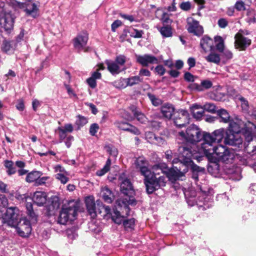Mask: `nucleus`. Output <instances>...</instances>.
I'll return each mask as SVG.
<instances>
[{
    "label": "nucleus",
    "instance_id": "f257e3e1",
    "mask_svg": "<svg viewBox=\"0 0 256 256\" xmlns=\"http://www.w3.org/2000/svg\"><path fill=\"white\" fill-rule=\"evenodd\" d=\"M178 158L174 159L172 163L180 162L184 166V168L182 170L184 172H187L188 168L190 167L194 171L192 178L197 180H198V172L201 171L202 168L194 164L192 160H196L200 162L202 160V157L196 150V146L189 144L182 146L178 148Z\"/></svg>",
    "mask_w": 256,
    "mask_h": 256
},
{
    "label": "nucleus",
    "instance_id": "f03ea898",
    "mask_svg": "<svg viewBox=\"0 0 256 256\" xmlns=\"http://www.w3.org/2000/svg\"><path fill=\"white\" fill-rule=\"evenodd\" d=\"M244 146V156L240 157V161L242 164L252 168L256 172V138L250 132L245 134Z\"/></svg>",
    "mask_w": 256,
    "mask_h": 256
},
{
    "label": "nucleus",
    "instance_id": "7ed1b4c3",
    "mask_svg": "<svg viewBox=\"0 0 256 256\" xmlns=\"http://www.w3.org/2000/svg\"><path fill=\"white\" fill-rule=\"evenodd\" d=\"M212 138L210 133L204 132L203 134L204 142L201 144L200 150L204 152L208 160L216 166L215 157L218 145H217L216 143L214 142Z\"/></svg>",
    "mask_w": 256,
    "mask_h": 256
},
{
    "label": "nucleus",
    "instance_id": "20e7f679",
    "mask_svg": "<svg viewBox=\"0 0 256 256\" xmlns=\"http://www.w3.org/2000/svg\"><path fill=\"white\" fill-rule=\"evenodd\" d=\"M78 206L76 203L69 204L68 206H64L60 212L58 222L65 224L68 222L74 220L77 216Z\"/></svg>",
    "mask_w": 256,
    "mask_h": 256
},
{
    "label": "nucleus",
    "instance_id": "39448f33",
    "mask_svg": "<svg viewBox=\"0 0 256 256\" xmlns=\"http://www.w3.org/2000/svg\"><path fill=\"white\" fill-rule=\"evenodd\" d=\"M200 129L196 125H191L187 129L186 132H179V136L186 141L192 143L200 142L203 138V134Z\"/></svg>",
    "mask_w": 256,
    "mask_h": 256
},
{
    "label": "nucleus",
    "instance_id": "423d86ee",
    "mask_svg": "<svg viewBox=\"0 0 256 256\" xmlns=\"http://www.w3.org/2000/svg\"><path fill=\"white\" fill-rule=\"evenodd\" d=\"M236 156L232 148H228L222 144H218L215 158L217 162H222L226 164L231 163Z\"/></svg>",
    "mask_w": 256,
    "mask_h": 256
},
{
    "label": "nucleus",
    "instance_id": "0eeeda50",
    "mask_svg": "<svg viewBox=\"0 0 256 256\" xmlns=\"http://www.w3.org/2000/svg\"><path fill=\"white\" fill-rule=\"evenodd\" d=\"M20 211L18 209L17 216L16 218V224L14 226H10L12 227H16L18 234L22 237L28 236L32 232L31 224L29 220L26 218H20Z\"/></svg>",
    "mask_w": 256,
    "mask_h": 256
},
{
    "label": "nucleus",
    "instance_id": "6e6552de",
    "mask_svg": "<svg viewBox=\"0 0 256 256\" xmlns=\"http://www.w3.org/2000/svg\"><path fill=\"white\" fill-rule=\"evenodd\" d=\"M18 212V208L16 207H10L5 210L4 206L0 205V219L8 226H14L16 224Z\"/></svg>",
    "mask_w": 256,
    "mask_h": 256
},
{
    "label": "nucleus",
    "instance_id": "1a4fd4ad",
    "mask_svg": "<svg viewBox=\"0 0 256 256\" xmlns=\"http://www.w3.org/2000/svg\"><path fill=\"white\" fill-rule=\"evenodd\" d=\"M160 167L159 164H156L152 168V176L149 178H145L144 184L146 186V191L148 194H152L156 190V186L159 185L160 176L157 177V174L154 172L158 170Z\"/></svg>",
    "mask_w": 256,
    "mask_h": 256
},
{
    "label": "nucleus",
    "instance_id": "9d476101",
    "mask_svg": "<svg viewBox=\"0 0 256 256\" xmlns=\"http://www.w3.org/2000/svg\"><path fill=\"white\" fill-rule=\"evenodd\" d=\"M112 220L118 224H120L122 222L124 228L126 230H132L134 228V219L130 218L124 220V216H122L120 212L116 210H114V214L112 215Z\"/></svg>",
    "mask_w": 256,
    "mask_h": 256
},
{
    "label": "nucleus",
    "instance_id": "9b49d317",
    "mask_svg": "<svg viewBox=\"0 0 256 256\" xmlns=\"http://www.w3.org/2000/svg\"><path fill=\"white\" fill-rule=\"evenodd\" d=\"M170 14L164 13L161 18L162 24V26H161V34L164 38L172 37V28L171 26L172 20L170 18Z\"/></svg>",
    "mask_w": 256,
    "mask_h": 256
},
{
    "label": "nucleus",
    "instance_id": "f8f14e48",
    "mask_svg": "<svg viewBox=\"0 0 256 256\" xmlns=\"http://www.w3.org/2000/svg\"><path fill=\"white\" fill-rule=\"evenodd\" d=\"M136 202L133 197H130L128 195H126L124 198H120L118 200L116 204L120 208V210L122 211V213L124 214L126 216L128 215L130 208L129 205H135Z\"/></svg>",
    "mask_w": 256,
    "mask_h": 256
},
{
    "label": "nucleus",
    "instance_id": "ddd939ff",
    "mask_svg": "<svg viewBox=\"0 0 256 256\" xmlns=\"http://www.w3.org/2000/svg\"><path fill=\"white\" fill-rule=\"evenodd\" d=\"M224 142L226 144L240 148L242 146L243 139L240 134L227 132L224 138Z\"/></svg>",
    "mask_w": 256,
    "mask_h": 256
},
{
    "label": "nucleus",
    "instance_id": "4468645a",
    "mask_svg": "<svg viewBox=\"0 0 256 256\" xmlns=\"http://www.w3.org/2000/svg\"><path fill=\"white\" fill-rule=\"evenodd\" d=\"M174 122L176 126L182 128L189 123L188 114L186 110H180L174 113Z\"/></svg>",
    "mask_w": 256,
    "mask_h": 256
},
{
    "label": "nucleus",
    "instance_id": "2eb2a0df",
    "mask_svg": "<svg viewBox=\"0 0 256 256\" xmlns=\"http://www.w3.org/2000/svg\"><path fill=\"white\" fill-rule=\"evenodd\" d=\"M246 32L244 33L242 30H240L235 36V46L236 48L240 50H244L247 46L251 44V40L246 37L244 34H248Z\"/></svg>",
    "mask_w": 256,
    "mask_h": 256
},
{
    "label": "nucleus",
    "instance_id": "dca6fc26",
    "mask_svg": "<svg viewBox=\"0 0 256 256\" xmlns=\"http://www.w3.org/2000/svg\"><path fill=\"white\" fill-rule=\"evenodd\" d=\"M88 34L86 32H82L79 34L74 40V46L78 52L85 50L88 40Z\"/></svg>",
    "mask_w": 256,
    "mask_h": 256
},
{
    "label": "nucleus",
    "instance_id": "f3484780",
    "mask_svg": "<svg viewBox=\"0 0 256 256\" xmlns=\"http://www.w3.org/2000/svg\"><path fill=\"white\" fill-rule=\"evenodd\" d=\"M136 168L138 169L144 178H149L150 176H152V172L148 168V164L147 161L142 157H140L136 159L135 162Z\"/></svg>",
    "mask_w": 256,
    "mask_h": 256
},
{
    "label": "nucleus",
    "instance_id": "a211bd4d",
    "mask_svg": "<svg viewBox=\"0 0 256 256\" xmlns=\"http://www.w3.org/2000/svg\"><path fill=\"white\" fill-rule=\"evenodd\" d=\"M187 30L190 33L196 36H200L203 33L202 27L200 25L199 22L192 18L187 19Z\"/></svg>",
    "mask_w": 256,
    "mask_h": 256
},
{
    "label": "nucleus",
    "instance_id": "6ab92c4d",
    "mask_svg": "<svg viewBox=\"0 0 256 256\" xmlns=\"http://www.w3.org/2000/svg\"><path fill=\"white\" fill-rule=\"evenodd\" d=\"M228 132L240 134L241 130L244 126L243 122L238 118H232L228 122Z\"/></svg>",
    "mask_w": 256,
    "mask_h": 256
},
{
    "label": "nucleus",
    "instance_id": "aec40b11",
    "mask_svg": "<svg viewBox=\"0 0 256 256\" xmlns=\"http://www.w3.org/2000/svg\"><path fill=\"white\" fill-rule=\"evenodd\" d=\"M14 18L10 13L0 14V25L6 30H9L12 28Z\"/></svg>",
    "mask_w": 256,
    "mask_h": 256
},
{
    "label": "nucleus",
    "instance_id": "412c9836",
    "mask_svg": "<svg viewBox=\"0 0 256 256\" xmlns=\"http://www.w3.org/2000/svg\"><path fill=\"white\" fill-rule=\"evenodd\" d=\"M85 204L87 211L92 218L96 216L95 200L93 196H88L85 198Z\"/></svg>",
    "mask_w": 256,
    "mask_h": 256
},
{
    "label": "nucleus",
    "instance_id": "4be33fe9",
    "mask_svg": "<svg viewBox=\"0 0 256 256\" xmlns=\"http://www.w3.org/2000/svg\"><path fill=\"white\" fill-rule=\"evenodd\" d=\"M136 58L137 62L143 66H147L149 64H154L158 62V59L151 55H138L136 56Z\"/></svg>",
    "mask_w": 256,
    "mask_h": 256
},
{
    "label": "nucleus",
    "instance_id": "5701e85b",
    "mask_svg": "<svg viewBox=\"0 0 256 256\" xmlns=\"http://www.w3.org/2000/svg\"><path fill=\"white\" fill-rule=\"evenodd\" d=\"M115 124L117 128L122 130L130 132L136 135L140 134L139 130L136 128L128 122L118 121L115 122Z\"/></svg>",
    "mask_w": 256,
    "mask_h": 256
},
{
    "label": "nucleus",
    "instance_id": "b1692460",
    "mask_svg": "<svg viewBox=\"0 0 256 256\" xmlns=\"http://www.w3.org/2000/svg\"><path fill=\"white\" fill-rule=\"evenodd\" d=\"M32 200L38 206H43L46 202L47 194L44 192L36 191L34 194Z\"/></svg>",
    "mask_w": 256,
    "mask_h": 256
},
{
    "label": "nucleus",
    "instance_id": "393cba45",
    "mask_svg": "<svg viewBox=\"0 0 256 256\" xmlns=\"http://www.w3.org/2000/svg\"><path fill=\"white\" fill-rule=\"evenodd\" d=\"M38 7L37 4L35 3H28L26 4L24 11L28 16H30L34 18H37L38 16Z\"/></svg>",
    "mask_w": 256,
    "mask_h": 256
},
{
    "label": "nucleus",
    "instance_id": "a878e982",
    "mask_svg": "<svg viewBox=\"0 0 256 256\" xmlns=\"http://www.w3.org/2000/svg\"><path fill=\"white\" fill-rule=\"evenodd\" d=\"M106 64L108 70L113 75L118 74L126 70V68H121L118 64L114 61L106 60Z\"/></svg>",
    "mask_w": 256,
    "mask_h": 256
},
{
    "label": "nucleus",
    "instance_id": "bb28decb",
    "mask_svg": "<svg viewBox=\"0 0 256 256\" xmlns=\"http://www.w3.org/2000/svg\"><path fill=\"white\" fill-rule=\"evenodd\" d=\"M224 128H220L214 130L212 133H210L212 140L216 144L222 142L224 138V134L226 133Z\"/></svg>",
    "mask_w": 256,
    "mask_h": 256
},
{
    "label": "nucleus",
    "instance_id": "cd10ccee",
    "mask_svg": "<svg viewBox=\"0 0 256 256\" xmlns=\"http://www.w3.org/2000/svg\"><path fill=\"white\" fill-rule=\"evenodd\" d=\"M200 46L205 52L211 51L214 48L213 40L207 36H204L200 40Z\"/></svg>",
    "mask_w": 256,
    "mask_h": 256
},
{
    "label": "nucleus",
    "instance_id": "c85d7f7f",
    "mask_svg": "<svg viewBox=\"0 0 256 256\" xmlns=\"http://www.w3.org/2000/svg\"><path fill=\"white\" fill-rule=\"evenodd\" d=\"M190 108L194 118L196 119L200 120L203 116L204 109L201 105L195 104H192Z\"/></svg>",
    "mask_w": 256,
    "mask_h": 256
},
{
    "label": "nucleus",
    "instance_id": "c756f323",
    "mask_svg": "<svg viewBox=\"0 0 256 256\" xmlns=\"http://www.w3.org/2000/svg\"><path fill=\"white\" fill-rule=\"evenodd\" d=\"M100 194L106 202L111 203L114 200L113 194L107 186L102 188Z\"/></svg>",
    "mask_w": 256,
    "mask_h": 256
},
{
    "label": "nucleus",
    "instance_id": "7c9ffc66",
    "mask_svg": "<svg viewBox=\"0 0 256 256\" xmlns=\"http://www.w3.org/2000/svg\"><path fill=\"white\" fill-rule=\"evenodd\" d=\"M165 168V164H161V171L162 173L165 174L169 180L174 182L178 180L179 178L178 173L172 169H164Z\"/></svg>",
    "mask_w": 256,
    "mask_h": 256
},
{
    "label": "nucleus",
    "instance_id": "2f4dec72",
    "mask_svg": "<svg viewBox=\"0 0 256 256\" xmlns=\"http://www.w3.org/2000/svg\"><path fill=\"white\" fill-rule=\"evenodd\" d=\"M174 108L172 105L164 104L161 106V114L164 117L170 119L172 114L174 115Z\"/></svg>",
    "mask_w": 256,
    "mask_h": 256
},
{
    "label": "nucleus",
    "instance_id": "473e14b6",
    "mask_svg": "<svg viewBox=\"0 0 256 256\" xmlns=\"http://www.w3.org/2000/svg\"><path fill=\"white\" fill-rule=\"evenodd\" d=\"M101 77L100 72L98 71L94 72L91 76L86 80V82L92 88H94L97 86L96 80L100 79Z\"/></svg>",
    "mask_w": 256,
    "mask_h": 256
},
{
    "label": "nucleus",
    "instance_id": "72a5a7b5",
    "mask_svg": "<svg viewBox=\"0 0 256 256\" xmlns=\"http://www.w3.org/2000/svg\"><path fill=\"white\" fill-rule=\"evenodd\" d=\"M202 198H200V196L199 197V199H198V201H196V199L193 198V197H190L189 198H186V201H187V203L188 204L192 206H194L195 204H196L197 205H198L199 206H202V205L201 204V202H203V204L204 205V208H206V198H204V196L205 194H202Z\"/></svg>",
    "mask_w": 256,
    "mask_h": 256
},
{
    "label": "nucleus",
    "instance_id": "f704fd0d",
    "mask_svg": "<svg viewBox=\"0 0 256 256\" xmlns=\"http://www.w3.org/2000/svg\"><path fill=\"white\" fill-rule=\"evenodd\" d=\"M122 192L125 195H128L129 192L132 190V186L128 179H125L122 181L120 184Z\"/></svg>",
    "mask_w": 256,
    "mask_h": 256
},
{
    "label": "nucleus",
    "instance_id": "c9c22d12",
    "mask_svg": "<svg viewBox=\"0 0 256 256\" xmlns=\"http://www.w3.org/2000/svg\"><path fill=\"white\" fill-rule=\"evenodd\" d=\"M130 110L134 116L136 120L142 124L145 123L147 121V118L145 116L139 111L134 106L130 107Z\"/></svg>",
    "mask_w": 256,
    "mask_h": 256
},
{
    "label": "nucleus",
    "instance_id": "e433bc0d",
    "mask_svg": "<svg viewBox=\"0 0 256 256\" xmlns=\"http://www.w3.org/2000/svg\"><path fill=\"white\" fill-rule=\"evenodd\" d=\"M216 113L220 118V122L228 123L232 119L228 111L224 109H220L216 111Z\"/></svg>",
    "mask_w": 256,
    "mask_h": 256
},
{
    "label": "nucleus",
    "instance_id": "4c0bfd02",
    "mask_svg": "<svg viewBox=\"0 0 256 256\" xmlns=\"http://www.w3.org/2000/svg\"><path fill=\"white\" fill-rule=\"evenodd\" d=\"M42 175V172L40 171H32L28 173L26 177V180L28 182H32L36 181L38 178Z\"/></svg>",
    "mask_w": 256,
    "mask_h": 256
},
{
    "label": "nucleus",
    "instance_id": "58836bf2",
    "mask_svg": "<svg viewBox=\"0 0 256 256\" xmlns=\"http://www.w3.org/2000/svg\"><path fill=\"white\" fill-rule=\"evenodd\" d=\"M117 89H124L128 86L126 78H120L111 83Z\"/></svg>",
    "mask_w": 256,
    "mask_h": 256
},
{
    "label": "nucleus",
    "instance_id": "ea45409f",
    "mask_svg": "<svg viewBox=\"0 0 256 256\" xmlns=\"http://www.w3.org/2000/svg\"><path fill=\"white\" fill-rule=\"evenodd\" d=\"M205 59L210 62H212L216 64H218L220 60V55L215 52H211Z\"/></svg>",
    "mask_w": 256,
    "mask_h": 256
},
{
    "label": "nucleus",
    "instance_id": "a19ab883",
    "mask_svg": "<svg viewBox=\"0 0 256 256\" xmlns=\"http://www.w3.org/2000/svg\"><path fill=\"white\" fill-rule=\"evenodd\" d=\"M15 47V42H14L4 41L2 46V50L6 53L12 52Z\"/></svg>",
    "mask_w": 256,
    "mask_h": 256
},
{
    "label": "nucleus",
    "instance_id": "79ce46f5",
    "mask_svg": "<svg viewBox=\"0 0 256 256\" xmlns=\"http://www.w3.org/2000/svg\"><path fill=\"white\" fill-rule=\"evenodd\" d=\"M216 46V50L220 52H223L224 50V41L220 36H216L214 37Z\"/></svg>",
    "mask_w": 256,
    "mask_h": 256
},
{
    "label": "nucleus",
    "instance_id": "37998d69",
    "mask_svg": "<svg viewBox=\"0 0 256 256\" xmlns=\"http://www.w3.org/2000/svg\"><path fill=\"white\" fill-rule=\"evenodd\" d=\"M212 86V84L211 81L209 80H204L202 81L200 85H197L196 88L198 91H202L204 89H208L210 88Z\"/></svg>",
    "mask_w": 256,
    "mask_h": 256
},
{
    "label": "nucleus",
    "instance_id": "c03bdc74",
    "mask_svg": "<svg viewBox=\"0 0 256 256\" xmlns=\"http://www.w3.org/2000/svg\"><path fill=\"white\" fill-rule=\"evenodd\" d=\"M111 165V160L110 158H108L106 162V164L100 170H98L96 172V174L98 176H102L106 173L110 168V166Z\"/></svg>",
    "mask_w": 256,
    "mask_h": 256
},
{
    "label": "nucleus",
    "instance_id": "a18cd8bd",
    "mask_svg": "<svg viewBox=\"0 0 256 256\" xmlns=\"http://www.w3.org/2000/svg\"><path fill=\"white\" fill-rule=\"evenodd\" d=\"M142 79L139 76H132L126 78L128 86H132L134 85L138 84L142 81Z\"/></svg>",
    "mask_w": 256,
    "mask_h": 256
},
{
    "label": "nucleus",
    "instance_id": "49530a36",
    "mask_svg": "<svg viewBox=\"0 0 256 256\" xmlns=\"http://www.w3.org/2000/svg\"><path fill=\"white\" fill-rule=\"evenodd\" d=\"M106 151L109 154L114 158H116L118 154V149L112 145H108L105 146Z\"/></svg>",
    "mask_w": 256,
    "mask_h": 256
},
{
    "label": "nucleus",
    "instance_id": "de8ad7c7",
    "mask_svg": "<svg viewBox=\"0 0 256 256\" xmlns=\"http://www.w3.org/2000/svg\"><path fill=\"white\" fill-rule=\"evenodd\" d=\"M68 174H56L55 175V178L56 179L59 180L62 184H66L69 180V178L68 177Z\"/></svg>",
    "mask_w": 256,
    "mask_h": 256
},
{
    "label": "nucleus",
    "instance_id": "09e8293b",
    "mask_svg": "<svg viewBox=\"0 0 256 256\" xmlns=\"http://www.w3.org/2000/svg\"><path fill=\"white\" fill-rule=\"evenodd\" d=\"M204 110L208 111L212 113H214L217 110H216V106L212 103H206L203 106Z\"/></svg>",
    "mask_w": 256,
    "mask_h": 256
},
{
    "label": "nucleus",
    "instance_id": "8fccbe9b",
    "mask_svg": "<svg viewBox=\"0 0 256 256\" xmlns=\"http://www.w3.org/2000/svg\"><path fill=\"white\" fill-rule=\"evenodd\" d=\"M129 33L130 36L134 38H140L142 36L143 34L142 30H137L132 28L130 30Z\"/></svg>",
    "mask_w": 256,
    "mask_h": 256
},
{
    "label": "nucleus",
    "instance_id": "3c124183",
    "mask_svg": "<svg viewBox=\"0 0 256 256\" xmlns=\"http://www.w3.org/2000/svg\"><path fill=\"white\" fill-rule=\"evenodd\" d=\"M126 62V58L123 55H120L116 56L115 62L120 66L121 68H123L122 66H124Z\"/></svg>",
    "mask_w": 256,
    "mask_h": 256
},
{
    "label": "nucleus",
    "instance_id": "603ef678",
    "mask_svg": "<svg viewBox=\"0 0 256 256\" xmlns=\"http://www.w3.org/2000/svg\"><path fill=\"white\" fill-rule=\"evenodd\" d=\"M87 122L88 120L86 118L82 116H78L76 122V124L78 125V127H80L84 126Z\"/></svg>",
    "mask_w": 256,
    "mask_h": 256
},
{
    "label": "nucleus",
    "instance_id": "864d4df0",
    "mask_svg": "<svg viewBox=\"0 0 256 256\" xmlns=\"http://www.w3.org/2000/svg\"><path fill=\"white\" fill-rule=\"evenodd\" d=\"M254 11L253 10H248L247 12L248 21L249 22H255Z\"/></svg>",
    "mask_w": 256,
    "mask_h": 256
},
{
    "label": "nucleus",
    "instance_id": "5fc2aeb1",
    "mask_svg": "<svg viewBox=\"0 0 256 256\" xmlns=\"http://www.w3.org/2000/svg\"><path fill=\"white\" fill-rule=\"evenodd\" d=\"M56 130L60 138V142H62L64 139L66 138V133L64 132L61 128H58Z\"/></svg>",
    "mask_w": 256,
    "mask_h": 256
},
{
    "label": "nucleus",
    "instance_id": "6e6d98bb",
    "mask_svg": "<svg viewBox=\"0 0 256 256\" xmlns=\"http://www.w3.org/2000/svg\"><path fill=\"white\" fill-rule=\"evenodd\" d=\"M238 99L241 102L242 108L243 110H247L248 108V102L243 97L239 96Z\"/></svg>",
    "mask_w": 256,
    "mask_h": 256
},
{
    "label": "nucleus",
    "instance_id": "4d7b16f0",
    "mask_svg": "<svg viewBox=\"0 0 256 256\" xmlns=\"http://www.w3.org/2000/svg\"><path fill=\"white\" fill-rule=\"evenodd\" d=\"M54 172L56 174H68V172H66L64 168L62 166L60 165H56L54 166Z\"/></svg>",
    "mask_w": 256,
    "mask_h": 256
},
{
    "label": "nucleus",
    "instance_id": "13d9d810",
    "mask_svg": "<svg viewBox=\"0 0 256 256\" xmlns=\"http://www.w3.org/2000/svg\"><path fill=\"white\" fill-rule=\"evenodd\" d=\"M148 96L154 106H158L159 105L160 100L155 96L151 94H148Z\"/></svg>",
    "mask_w": 256,
    "mask_h": 256
},
{
    "label": "nucleus",
    "instance_id": "bf43d9fd",
    "mask_svg": "<svg viewBox=\"0 0 256 256\" xmlns=\"http://www.w3.org/2000/svg\"><path fill=\"white\" fill-rule=\"evenodd\" d=\"M180 8L184 11H188L191 8V4L190 2H184L180 5Z\"/></svg>",
    "mask_w": 256,
    "mask_h": 256
},
{
    "label": "nucleus",
    "instance_id": "052dcab7",
    "mask_svg": "<svg viewBox=\"0 0 256 256\" xmlns=\"http://www.w3.org/2000/svg\"><path fill=\"white\" fill-rule=\"evenodd\" d=\"M60 128H62L64 131L66 133H70L74 130L73 126L70 124H64V126H60Z\"/></svg>",
    "mask_w": 256,
    "mask_h": 256
},
{
    "label": "nucleus",
    "instance_id": "680f3d73",
    "mask_svg": "<svg viewBox=\"0 0 256 256\" xmlns=\"http://www.w3.org/2000/svg\"><path fill=\"white\" fill-rule=\"evenodd\" d=\"M28 215L30 218L31 223H36L37 222V215L33 210L27 212Z\"/></svg>",
    "mask_w": 256,
    "mask_h": 256
},
{
    "label": "nucleus",
    "instance_id": "e2e57ef3",
    "mask_svg": "<svg viewBox=\"0 0 256 256\" xmlns=\"http://www.w3.org/2000/svg\"><path fill=\"white\" fill-rule=\"evenodd\" d=\"M99 126L96 124H93L91 125L90 128V132L92 136H94L97 132Z\"/></svg>",
    "mask_w": 256,
    "mask_h": 256
},
{
    "label": "nucleus",
    "instance_id": "0e129e2a",
    "mask_svg": "<svg viewBox=\"0 0 256 256\" xmlns=\"http://www.w3.org/2000/svg\"><path fill=\"white\" fill-rule=\"evenodd\" d=\"M241 175L239 170L234 174H232L230 176V178L234 180H239L241 179Z\"/></svg>",
    "mask_w": 256,
    "mask_h": 256
},
{
    "label": "nucleus",
    "instance_id": "69168bd1",
    "mask_svg": "<svg viewBox=\"0 0 256 256\" xmlns=\"http://www.w3.org/2000/svg\"><path fill=\"white\" fill-rule=\"evenodd\" d=\"M66 234L68 238L72 240L75 239L78 236V234L70 230H67Z\"/></svg>",
    "mask_w": 256,
    "mask_h": 256
},
{
    "label": "nucleus",
    "instance_id": "338daca9",
    "mask_svg": "<svg viewBox=\"0 0 256 256\" xmlns=\"http://www.w3.org/2000/svg\"><path fill=\"white\" fill-rule=\"evenodd\" d=\"M235 8L238 10H242L245 9L244 4L242 0H240L235 4Z\"/></svg>",
    "mask_w": 256,
    "mask_h": 256
},
{
    "label": "nucleus",
    "instance_id": "774afa93",
    "mask_svg": "<svg viewBox=\"0 0 256 256\" xmlns=\"http://www.w3.org/2000/svg\"><path fill=\"white\" fill-rule=\"evenodd\" d=\"M218 24L220 28H224L227 26L228 22L226 19L222 18L218 20Z\"/></svg>",
    "mask_w": 256,
    "mask_h": 256
}]
</instances>
